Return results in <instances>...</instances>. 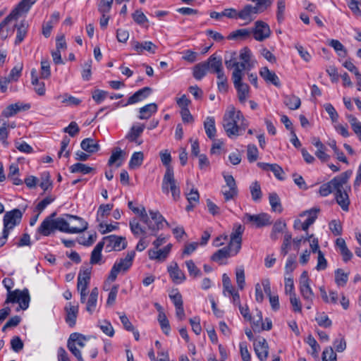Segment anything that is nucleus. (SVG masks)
I'll return each mask as SVG.
<instances>
[{
  "instance_id": "nucleus-33",
  "label": "nucleus",
  "mask_w": 361,
  "mask_h": 361,
  "mask_svg": "<svg viewBox=\"0 0 361 361\" xmlns=\"http://www.w3.org/2000/svg\"><path fill=\"white\" fill-rule=\"evenodd\" d=\"M204 128L207 137L209 139H214L216 133L214 118L212 116H207L204 122Z\"/></svg>"
},
{
  "instance_id": "nucleus-35",
  "label": "nucleus",
  "mask_w": 361,
  "mask_h": 361,
  "mask_svg": "<svg viewBox=\"0 0 361 361\" xmlns=\"http://www.w3.org/2000/svg\"><path fill=\"white\" fill-rule=\"evenodd\" d=\"M157 105L155 103L148 104L140 109V119H148L157 111Z\"/></svg>"
},
{
  "instance_id": "nucleus-5",
  "label": "nucleus",
  "mask_w": 361,
  "mask_h": 361,
  "mask_svg": "<svg viewBox=\"0 0 361 361\" xmlns=\"http://www.w3.org/2000/svg\"><path fill=\"white\" fill-rule=\"evenodd\" d=\"M135 255V251H130L128 252L124 258H121L117 260L110 271L108 277L109 280L111 281H114L120 272L127 271L133 264Z\"/></svg>"
},
{
  "instance_id": "nucleus-48",
  "label": "nucleus",
  "mask_w": 361,
  "mask_h": 361,
  "mask_svg": "<svg viewBox=\"0 0 361 361\" xmlns=\"http://www.w3.org/2000/svg\"><path fill=\"white\" fill-rule=\"evenodd\" d=\"M148 255H149V258L150 259L164 261L166 259V257L169 255L166 252L165 250L163 248V249H160L158 250L150 249L148 250Z\"/></svg>"
},
{
  "instance_id": "nucleus-23",
  "label": "nucleus",
  "mask_w": 361,
  "mask_h": 361,
  "mask_svg": "<svg viewBox=\"0 0 361 361\" xmlns=\"http://www.w3.org/2000/svg\"><path fill=\"white\" fill-rule=\"evenodd\" d=\"M64 310L66 312V322L70 327H74L76 324V319L78 313V307L72 305L71 303L69 302L66 305Z\"/></svg>"
},
{
  "instance_id": "nucleus-7",
  "label": "nucleus",
  "mask_w": 361,
  "mask_h": 361,
  "mask_svg": "<svg viewBox=\"0 0 361 361\" xmlns=\"http://www.w3.org/2000/svg\"><path fill=\"white\" fill-rule=\"evenodd\" d=\"M99 243L103 244V247L105 248L106 252H110L113 250L121 251L127 246L126 238L115 235L105 236Z\"/></svg>"
},
{
  "instance_id": "nucleus-27",
  "label": "nucleus",
  "mask_w": 361,
  "mask_h": 361,
  "mask_svg": "<svg viewBox=\"0 0 361 361\" xmlns=\"http://www.w3.org/2000/svg\"><path fill=\"white\" fill-rule=\"evenodd\" d=\"M168 271L170 277L175 283H181L186 279L185 274L179 269L177 263L169 266L168 267Z\"/></svg>"
},
{
  "instance_id": "nucleus-52",
  "label": "nucleus",
  "mask_w": 361,
  "mask_h": 361,
  "mask_svg": "<svg viewBox=\"0 0 361 361\" xmlns=\"http://www.w3.org/2000/svg\"><path fill=\"white\" fill-rule=\"evenodd\" d=\"M39 180H40L39 186L44 191L48 190L52 187V183L49 172H43Z\"/></svg>"
},
{
  "instance_id": "nucleus-19",
  "label": "nucleus",
  "mask_w": 361,
  "mask_h": 361,
  "mask_svg": "<svg viewBox=\"0 0 361 361\" xmlns=\"http://www.w3.org/2000/svg\"><path fill=\"white\" fill-rule=\"evenodd\" d=\"M152 88L149 87H145L135 92L132 96H130L128 102L125 104H122L123 106L131 105L140 102L147 97H148L152 93Z\"/></svg>"
},
{
  "instance_id": "nucleus-44",
  "label": "nucleus",
  "mask_w": 361,
  "mask_h": 361,
  "mask_svg": "<svg viewBox=\"0 0 361 361\" xmlns=\"http://www.w3.org/2000/svg\"><path fill=\"white\" fill-rule=\"evenodd\" d=\"M284 104L291 110H296L300 108V99L295 95L286 96L284 99Z\"/></svg>"
},
{
  "instance_id": "nucleus-40",
  "label": "nucleus",
  "mask_w": 361,
  "mask_h": 361,
  "mask_svg": "<svg viewBox=\"0 0 361 361\" xmlns=\"http://www.w3.org/2000/svg\"><path fill=\"white\" fill-rule=\"evenodd\" d=\"M251 31L248 29H238L231 32L227 38L230 40L244 39L249 37Z\"/></svg>"
},
{
  "instance_id": "nucleus-8",
  "label": "nucleus",
  "mask_w": 361,
  "mask_h": 361,
  "mask_svg": "<svg viewBox=\"0 0 361 361\" xmlns=\"http://www.w3.org/2000/svg\"><path fill=\"white\" fill-rule=\"evenodd\" d=\"M85 336L80 333L71 334L68 339L67 347L78 361H84V360L80 350L77 348L76 345L83 348L85 345Z\"/></svg>"
},
{
  "instance_id": "nucleus-34",
  "label": "nucleus",
  "mask_w": 361,
  "mask_h": 361,
  "mask_svg": "<svg viewBox=\"0 0 361 361\" xmlns=\"http://www.w3.org/2000/svg\"><path fill=\"white\" fill-rule=\"evenodd\" d=\"M312 144L317 149L315 152L317 157L324 162L329 161L330 156L325 152L326 147L324 145L319 139H314Z\"/></svg>"
},
{
  "instance_id": "nucleus-38",
  "label": "nucleus",
  "mask_w": 361,
  "mask_h": 361,
  "mask_svg": "<svg viewBox=\"0 0 361 361\" xmlns=\"http://www.w3.org/2000/svg\"><path fill=\"white\" fill-rule=\"evenodd\" d=\"M103 244L99 242L94 247V250L92 251L90 256V264H100L103 263L102 261V251L103 249Z\"/></svg>"
},
{
  "instance_id": "nucleus-1",
  "label": "nucleus",
  "mask_w": 361,
  "mask_h": 361,
  "mask_svg": "<svg viewBox=\"0 0 361 361\" xmlns=\"http://www.w3.org/2000/svg\"><path fill=\"white\" fill-rule=\"evenodd\" d=\"M128 207L147 225L152 235H157L158 231L163 229L164 224L170 226L169 222L157 210H149L148 215L142 204H128Z\"/></svg>"
},
{
  "instance_id": "nucleus-43",
  "label": "nucleus",
  "mask_w": 361,
  "mask_h": 361,
  "mask_svg": "<svg viewBox=\"0 0 361 361\" xmlns=\"http://www.w3.org/2000/svg\"><path fill=\"white\" fill-rule=\"evenodd\" d=\"M187 200L189 202L192 201L199 202L200 195L196 188H195L191 184L187 182V187L185 191Z\"/></svg>"
},
{
  "instance_id": "nucleus-10",
  "label": "nucleus",
  "mask_w": 361,
  "mask_h": 361,
  "mask_svg": "<svg viewBox=\"0 0 361 361\" xmlns=\"http://www.w3.org/2000/svg\"><path fill=\"white\" fill-rule=\"evenodd\" d=\"M232 80L234 87L237 91L238 100L241 104H244L250 97V87L243 82V78H240L238 73H232Z\"/></svg>"
},
{
  "instance_id": "nucleus-6",
  "label": "nucleus",
  "mask_w": 361,
  "mask_h": 361,
  "mask_svg": "<svg viewBox=\"0 0 361 361\" xmlns=\"http://www.w3.org/2000/svg\"><path fill=\"white\" fill-rule=\"evenodd\" d=\"M30 300L29 291L27 288L23 290L17 289L8 293L5 302H18L19 306L17 307L16 311H19L20 310H27L29 307Z\"/></svg>"
},
{
  "instance_id": "nucleus-26",
  "label": "nucleus",
  "mask_w": 361,
  "mask_h": 361,
  "mask_svg": "<svg viewBox=\"0 0 361 361\" xmlns=\"http://www.w3.org/2000/svg\"><path fill=\"white\" fill-rule=\"evenodd\" d=\"M246 216L247 219L250 222H253L257 228L271 224L270 216L267 214L262 213L257 215L247 214Z\"/></svg>"
},
{
  "instance_id": "nucleus-61",
  "label": "nucleus",
  "mask_w": 361,
  "mask_h": 361,
  "mask_svg": "<svg viewBox=\"0 0 361 361\" xmlns=\"http://www.w3.org/2000/svg\"><path fill=\"white\" fill-rule=\"evenodd\" d=\"M334 183L332 180L329 182L322 184L319 190V193L322 197H326L334 192Z\"/></svg>"
},
{
  "instance_id": "nucleus-58",
  "label": "nucleus",
  "mask_w": 361,
  "mask_h": 361,
  "mask_svg": "<svg viewBox=\"0 0 361 361\" xmlns=\"http://www.w3.org/2000/svg\"><path fill=\"white\" fill-rule=\"evenodd\" d=\"M291 239L292 235L288 232L285 233L283 241L281 248V254L283 256H286L288 254L289 248L290 247Z\"/></svg>"
},
{
  "instance_id": "nucleus-31",
  "label": "nucleus",
  "mask_w": 361,
  "mask_h": 361,
  "mask_svg": "<svg viewBox=\"0 0 361 361\" xmlns=\"http://www.w3.org/2000/svg\"><path fill=\"white\" fill-rule=\"evenodd\" d=\"M80 147L84 151L90 154L95 153L100 149V146L98 142L90 137L82 140L80 143Z\"/></svg>"
},
{
  "instance_id": "nucleus-41",
  "label": "nucleus",
  "mask_w": 361,
  "mask_h": 361,
  "mask_svg": "<svg viewBox=\"0 0 361 361\" xmlns=\"http://www.w3.org/2000/svg\"><path fill=\"white\" fill-rule=\"evenodd\" d=\"M144 160V154L142 152H134L129 161L128 166L133 169L142 165Z\"/></svg>"
},
{
  "instance_id": "nucleus-9",
  "label": "nucleus",
  "mask_w": 361,
  "mask_h": 361,
  "mask_svg": "<svg viewBox=\"0 0 361 361\" xmlns=\"http://www.w3.org/2000/svg\"><path fill=\"white\" fill-rule=\"evenodd\" d=\"M162 189L165 192H169L170 190L174 201H176L180 196V189L176 186L173 170L171 167H168L166 170L162 181Z\"/></svg>"
},
{
  "instance_id": "nucleus-46",
  "label": "nucleus",
  "mask_w": 361,
  "mask_h": 361,
  "mask_svg": "<svg viewBox=\"0 0 361 361\" xmlns=\"http://www.w3.org/2000/svg\"><path fill=\"white\" fill-rule=\"evenodd\" d=\"M114 0H97V6L99 13H109Z\"/></svg>"
},
{
  "instance_id": "nucleus-2",
  "label": "nucleus",
  "mask_w": 361,
  "mask_h": 361,
  "mask_svg": "<svg viewBox=\"0 0 361 361\" xmlns=\"http://www.w3.org/2000/svg\"><path fill=\"white\" fill-rule=\"evenodd\" d=\"M352 174L351 171H347L332 179L334 183V192L336 203H350L348 192H350V186L348 181Z\"/></svg>"
},
{
  "instance_id": "nucleus-14",
  "label": "nucleus",
  "mask_w": 361,
  "mask_h": 361,
  "mask_svg": "<svg viewBox=\"0 0 361 361\" xmlns=\"http://www.w3.org/2000/svg\"><path fill=\"white\" fill-rule=\"evenodd\" d=\"M244 232V227L240 224H235L233 228V232L231 234L229 244L235 247L234 253H238L241 248L242 235Z\"/></svg>"
},
{
  "instance_id": "nucleus-37",
  "label": "nucleus",
  "mask_w": 361,
  "mask_h": 361,
  "mask_svg": "<svg viewBox=\"0 0 361 361\" xmlns=\"http://www.w3.org/2000/svg\"><path fill=\"white\" fill-rule=\"evenodd\" d=\"M99 295V290L97 288H94L92 289L88 300L87 301L86 310L90 313L92 314V312L95 310L97 298Z\"/></svg>"
},
{
  "instance_id": "nucleus-29",
  "label": "nucleus",
  "mask_w": 361,
  "mask_h": 361,
  "mask_svg": "<svg viewBox=\"0 0 361 361\" xmlns=\"http://www.w3.org/2000/svg\"><path fill=\"white\" fill-rule=\"evenodd\" d=\"M144 129H145V125H143V124L138 125V126H133L131 127L130 131L126 135V138L128 141L135 142L138 145H140L142 143V141L138 140L137 138L142 133Z\"/></svg>"
},
{
  "instance_id": "nucleus-28",
  "label": "nucleus",
  "mask_w": 361,
  "mask_h": 361,
  "mask_svg": "<svg viewBox=\"0 0 361 361\" xmlns=\"http://www.w3.org/2000/svg\"><path fill=\"white\" fill-rule=\"evenodd\" d=\"M257 166L265 171H271L275 177L279 180H283L281 175L283 173V169L276 164H268L264 162H258Z\"/></svg>"
},
{
  "instance_id": "nucleus-50",
  "label": "nucleus",
  "mask_w": 361,
  "mask_h": 361,
  "mask_svg": "<svg viewBox=\"0 0 361 361\" xmlns=\"http://www.w3.org/2000/svg\"><path fill=\"white\" fill-rule=\"evenodd\" d=\"M286 223L278 221H276L272 228L271 233L270 234V238L273 240H276L279 238V234L283 231V229L286 228Z\"/></svg>"
},
{
  "instance_id": "nucleus-53",
  "label": "nucleus",
  "mask_w": 361,
  "mask_h": 361,
  "mask_svg": "<svg viewBox=\"0 0 361 361\" xmlns=\"http://www.w3.org/2000/svg\"><path fill=\"white\" fill-rule=\"evenodd\" d=\"M92 63V59H88L83 63L82 71V78L85 81L90 80V78H91V75H92V71H91Z\"/></svg>"
},
{
  "instance_id": "nucleus-55",
  "label": "nucleus",
  "mask_w": 361,
  "mask_h": 361,
  "mask_svg": "<svg viewBox=\"0 0 361 361\" xmlns=\"http://www.w3.org/2000/svg\"><path fill=\"white\" fill-rule=\"evenodd\" d=\"M285 9H286L285 0H278L276 18H277V21L279 23H281L285 19Z\"/></svg>"
},
{
  "instance_id": "nucleus-21",
  "label": "nucleus",
  "mask_w": 361,
  "mask_h": 361,
  "mask_svg": "<svg viewBox=\"0 0 361 361\" xmlns=\"http://www.w3.org/2000/svg\"><path fill=\"white\" fill-rule=\"evenodd\" d=\"M235 250V247H234L233 246H231L230 244L228 243V246L219 249L216 252H214L211 257V259L214 262L222 264L221 262L222 259H226L232 256H235L238 254L233 252Z\"/></svg>"
},
{
  "instance_id": "nucleus-13",
  "label": "nucleus",
  "mask_w": 361,
  "mask_h": 361,
  "mask_svg": "<svg viewBox=\"0 0 361 361\" xmlns=\"http://www.w3.org/2000/svg\"><path fill=\"white\" fill-rule=\"evenodd\" d=\"M252 33L254 38L257 41L262 42L270 36L271 30L268 24L263 21L257 20L255 23Z\"/></svg>"
},
{
  "instance_id": "nucleus-20",
  "label": "nucleus",
  "mask_w": 361,
  "mask_h": 361,
  "mask_svg": "<svg viewBox=\"0 0 361 361\" xmlns=\"http://www.w3.org/2000/svg\"><path fill=\"white\" fill-rule=\"evenodd\" d=\"M131 46L133 49L136 51L137 54H141L144 51H147L150 54H154L157 49L155 45L151 41H145L143 42H139L137 41H131Z\"/></svg>"
},
{
  "instance_id": "nucleus-16",
  "label": "nucleus",
  "mask_w": 361,
  "mask_h": 361,
  "mask_svg": "<svg viewBox=\"0 0 361 361\" xmlns=\"http://www.w3.org/2000/svg\"><path fill=\"white\" fill-rule=\"evenodd\" d=\"M262 11L258 8V6L247 4L244 8L240 10L238 13V18L246 20V24L250 23L255 18V15Z\"/></svg>"
},
{
  "instance_id": "nucleus-18",
  "label": "nucleus",
  "mask_w": 361,
  "mask_h": 361,
  "mask_svg": "<svg viewBox=\"0 0 361 361\" xmlns=\"http://www.w3.org/2000/svg\"><path fill=\"white\" fill-rule=\"evenodd\" d=\"M255 353L260 361H266L269 354V346L264 338H259L254 343Z\"/></svg>"
},
{
  "instance_id": "nucleus-42",
  "label": "nucleus",
  "mask_w": 361,
  "mask_h": 361,
  "mask_svg": "<svg viewBox=\"0 0 361 361\" xmlns=\"http://www.w3.org/2000/svg\"><path fill=\"white\" fill-rule=\"evenodd\" d=\"M129 226L131 232L135 237H139L140 235H145V229L140 226L137 219L133 218V219H131L130 221Z\"/></svg>"
},
{
  "instance_id": "nucleus-59",
  "label": "nucleus",
  "mask_w": 361,
  "mask_h": 361,
  "mask_svg": "<svg viewBox=\"0 0 361 361\" xmlns=\"http://www.w3.org/2000/svg\"><path fill=\"white\" fill-rule=\"evenodd\" d=\"M40 75L43 79H47L51 75L50 63L48 59L41 61Z\"/></svg>"
},
{
  "instance_id": "nucleus-17",
  "label": "nucleus",
  "mask_w": 361,
  "mask_h": 361,
  "mask_svg": "<svg viewBox=\"0 0 361 361\" xmlns=\"http://www.w3.org/2000/svg\"><path fill=\"white\" fill-rule=\"evenodd\" d=\"M319 209L317 207H313L309 210L303 212L300 216H305L306 219L301 224V228L304 231H307L308 228L314 224L317 218L319 212Z\"/></svg>"
},
{
  "instance_id": "nucleus-54",
  "label": "nucleus",
  "mask_w": 361,
  "mask_h": 361,
  "mask_svg": "<svg viewBox=\"0 0 361 361\" xmlns=\"http://www.w3.org/2000/svg\"><path fill=\"white\" fill-rule=\"evenodd\" d=\"M158 322L160 324L162 331L166 335H169L170 330H171V327H170V324H169V321L167 319L165 313L164 314H159Z\"/></svg>"
},
{
  "instance_id": "nucleus-49",
  "label": "nucleus",
  "mask_w": 361,
  "mask_h": 361,
  "mask_svg": "<svg viewBox=\"0 0 361 361\" xmlns=\"http://www.w3.org/2000/svg\"><path fill=\"white\" fill-rule=\"evenodd\" d=\"M347 118L351 125L354 133L358 136L361 141V123L353 115H348Z\"/></svg>"
},
{
  "instance_id": "nucleus-11",
  "label": "nucleus",
  "mask_w": 361,
  "mask_h": 361,
  "mask_svg": "<svg viewBox=\"0 0 361 361\" xmlns=\"http://www.w3.org/2000/svg\"><path fill=\"white\" fill-rule=\"evenodd\" d=\"M23 213L18 209H14L10 212H7L4 216V231L13 229L16 225L20 223Z\"/></svg>"
},
{
  "instance_id": "nucleus-63",
  "label": "nucleus",
  "mask_w": 361,
  "mask_h": 361,
  "mask_svg": "<svg viewBox=\"0 0 361 361\" xmlns=\"http://www.w3.org/2000/svg\"><path fill=\"white\" fill-rule=\"evenodd\" d=\"M348 6L355 16H361V0H349Z\"/></svg>"
},
{
  "instance_id": "nucleus-57",
  "label": "nucleus",
  "mask_w": 361,
  "mask_h": 361,
  "mask_svg": "<svg viewBox=\"0 0 361 361\" xmlns=\"http://www.w3.org/2000/svg\"><path fill=\"white\" fill-rule=\"evenodd\" d=\"M348 274L344 273L341 269H338L335 271V281L338 286H343L348 281Z\"/></svg>"
},
{
  "instance_id": "nucleus-56",
  "label": "nucleus",
  "mask_w": 361,
  "mask_h": 361,
  "mask_svg": "<svg viewBox=\"0 0 361 361\" xmlns=\"http://www.w3.org/2000/svg\"><path fill=\"white\" fill-rule=\"evenodd\" d=\"M23 68V64L18 63L11 71L8 78L11 80L17 81L21 75V72Z\"/></svg>"
},
{
  "instance_id": "nucleus-24",
  "label": "nucleus",
  "mask_w": 361,
  "mask_h": 361,
  "mask_svg": "<svg viewBox=\"0 0 361 361\" xmlns=\"http://www.w3.org/2000/svg\"><path fill=\"white\" fill-rule=\"evenodd\" d=\"M208 66V70L216 75L224 73L222 66V60L221 57H216L214 54L210 56L207 61H204Z\"/></svg>"
},
{
  "instance_id": "nucleus-45",
  "label": "nucleus",
  "mask_w": 361,
  "mask_h": 361,
  "mask_svg": "<svg viewBox=\"0 0 361 361\" xmlns=\"http://www.w3.org/2000/svg\"><path fill=\"white\" fill-rule=\"evenodd\" d=\"M93 171V168L82 163H76L70 166L71 173H80L82 174H88Z\"/></svg>"
},
{
  "instance_id": "nucleus-60",
  "label": "nucleus",
  "mask_w": 361,
  "mask_h": 361,
  "mask_svg": "<svg viewBox=\"0 0 361 361\" xmlns=\"http://www.w3.org/2000/svg\"><path fill=\"white\" fill-rule=\"evenodd\" d=\"M250 190L252 200L254 201L259 200L262 196V191L260 185L258 182L255 181L252 183L250 186Z\"/></svg>"
},
{
  "instance_id": "nucleus-30",
  "label": "nucleus",
  "mask_w": 361,
  "mask_h": 361,
  "mask_svg": "<svg viewBox=\"0 0 361 361\" xmlns=\"http://www.w3.org/2000/svg\"><path fill=\"white\" fill-rule=\"evenodd\" d=\"M30 108V105L28 104L20 106L18 104H13L8 105L5 109L3 110L1 115L6 118H9L16 115L20 110H27Z\"/></svg>"
},
{
  "instance_id": "nucleus-62",
  "label": "nucleus",
  "mask_w": 361,
  "mask_h": 361,
  "mask_svg": "<svg viewBox=\"0 0 361 361\" xmlns=\"http://www.w3.org/2000/svg\"><path fill=\"white\" fill-rule=\"evenodd\" d=\"M185 264L189 272L190 276L193 277H197L201 275V271L197 267L195 264L192 260H188L185 262Z\"/></svg>"
},
{
  "instance_id": "nucleus-15",
  "label": "nucleus",
  "mask_w": 361,
  "mask_h": 361,
  "mask_svg": "<svg viewBox=\"0 0 361 361\" xmlns=\"http://www.w3.org/2000/svg\"><path fill=\"white\" fill-rule=\"evenodd\" d=\"M56 216L55 213L51 214L47 216L40 224L37 229V232L44 236H48L54 231H56V226L54 217Z\"/></svg>"
},
{
  "instance_id": "nucleus-51",
  "label": "nucleus",
  "mask_w": 361,
  "mask_h": 361,
  "mask_svg": "<svg viewBox=\"0 0 361 361\" xmlns=\"http://www.w3.org/2000/svg\"><path fill=\"white\" fill-rule=\"evenodd\" d=\"M8 130L7 129V122L0 120V141L2 142L5 147H8L9 143L7 141L8 137Z\"/></svg>"
},
{
  "instance_id": "nucleus-4",
  "label": "nucleus",
  "mask_w": 361,
  "mask_h": 361,
  "mask_svg": "<svg viewBox=\"0 0 361 361\" xmlns=\"http://www.w3.org/2000/svg\"><path fill=\"white\" fill-rule=\"evenodd\" d=\"M68 217L70 220L78 221L80 226H71V223L67 222L65 219L58 218L54 219L56 230L68 233H79L87 229V223L82 218L71 215L68 216Z\"/></svg>"
},
{
  "instance_id": "nucleus-22",
  "label": "nucleus",
  "mask_w": 361,
  "mask_h": 361,
  "mask_svg": "<svg viewBox=\"0 0 361 361\" xmlns=\"http://www.w3.org/2000/svg\"><path fill=\"white\" fill-rule=\"evenodd\" d=\"M91 271V267H83L80 269L78 276V290H87L90 281Z\"/></svg>"
},
{
  "instance_id": "nucleus-3",
  "label": "nucleus",
  "mask_w": 361,
  "mask_h": 361,
  "mask_svg": "<svg viewBox=\"0 0 361 361\" xmlns=\"http://www.w3.org/2000/svg\"><path fill=\"white\" fill-rule=\"evenodd\" d=\"M240 119H243L242 112L236 111L233 106L226 111L223 118V127L230 138L237 137L240 134V128L237 124Z\"/></svg>"
},
{
  "instance_id": "nucleus-36",
  "label": "nucleus",
  "mask_w": 361,
  "mask_h": 361,
  "mask_svg": "<svg viewBox=\"0 0 361 361\" xmlns=\"http://www.w3.org/2000/svg\"><path fill=\"white\" fill-rule=\"evenodd\" d=\"M16 27L17 29V33H16L15 44H19L24 40V39L25 38V37L27 35L28 24L24 20H22L20 23V24L16 25Z\"/></svg>"
},
{
  "instance_id": "nucleus-39",
  "label": "nucleus",
  "mask_w": 361,
  "mask_h": 361,
  "mask_svg": "<svg viewBox=\"0 0 361 361\" xmlns=\"http://www.w3.org/2000/svg\"><path fill=\"white\" fill-rule=\"evenodd\" d=\"M207 71H209L208 66L204 62L200 63L194 67L193 77L200 80L206 75Z\"/></svg>"
},
{
  "instance_id": "nucleus-47",
  "label": "nucleus",
  "mask_w": 361,
  "mask_h": 361,
  "mask_svg": "<svg viewBox=\"0 0 361 361\" xmlns=\"http://www.w3.org/2000/svg\"><path fill=\"white\" fill-rule=\"evenodd\" d=\"M123 152L120 148H116L115 151L112 152V154L108 161V164L109 166L113 165L114 164H116L117 167H119L122 164V159Z\"/></svg>"
},
{
  "instance_id": "nucleus-32",
  "label": "nucleus",
  "mask_w": 361,
  "mask_h": 361,
  "mask_svg": "<svg viewBox=\"0 0 361 361\" xmlns=\"http://www.w3.org/2000/svg\"><path fill=\"white\" fill-rule=\"evenodd\" d=\"M37 1V0H22L12 11L19 18L22 13L28 12L32 6L35 4Z\"/></svg>"
},
{
  "instance_id": "nucleus-12",
  "label": "nucleus",
  "mask_w": 361,
  "mask_h": 361,
  "mask_svg": "<svg viewBox=\"0 0 361 361\" xmlns=\"http://www.w3.org/2000/svg\"><path fill=\"white\" fill-rule=\"evenodd\" d=\"M300 290L305 301H312L314 298V293L310 285V279L307 271H304L300 277Z\"/></svg>"
},
{
  "instance_id": "nucleus-64",
  "label": "nucleus",
  "mask_w": 361,
  "mask_h": 361,
  "mask_svg": "<svg viewBox=\"0 0 361 361\" xmlns=\"http://www.w3.org/2000/svg\"><path fill=\"white\" fill-rule=\"evenodd\" d=\"M337 355L333 348L329 346L326 348L322 353V361H336Z\"/></svg>"
},
{
  "instance_id": "nucleus-25",
  "label": "nucleus",
  "mask_w": 361,
  "mask_h": 361,
  "mask_svg": "<svg viewBox=\"0 0 361 361\" xmlns=\"http://www.w3.org/2000/svg\"><path fill=\"white\" fill-rule=\"evenodd\" d=\"M260 76L267 83H271L276 87L280 86V80L276 74L271 71L267 66L262 67L259 70Z\"/></svg>"
}]
</instances>
